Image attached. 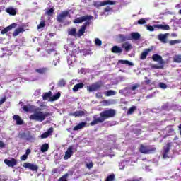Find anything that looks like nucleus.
<instances>
[{"mask_svg": "<svg viewBox=\"0 0 181 181\" xmlns=\"http://www.w3.org/2000/svg\"><path fill=\"white\" fill-rule=\"evenodd\" d=\"M115 114L116 112L114 109L103 110L100 113V117H98L91 122V125L101 124V122H104L105 119H108V118H112L115 117Z\"/></svg>", "mask_w": 181, "mask_h": 181, "instance_id": "obj_1", "label": "nucleus"}, {"mask_svg": "<svg viewBox=\"0 0 181 181\" xmlns=\"http://www.w3.org/2000/svg\"><path fill=\"white\" fill-rule=\"evenodd\" d=\"M47 117H52L51 112H45L40 111V109L37 108L34 110V113L30 115L29 118L33 121H39L40 122H43Z\"/></svg>", "mask_w": 181, "mask_h": 181, "instance_id": "obj_2", "label": "nucleus"}, {"mask_svg": "<svg viewBox=\"0 0 181 181\" xmlns=\"http://www.w3.org/2000/svg\"><path fill=\"white\" fill-rule=\"evenodd\" d=\"M139 151L141 153L148 155L149 153H153V152H156V148L151 147L149 145L141 144Z\"/></svg>", "mask_w": 181, "mask_h": 181, "instance_id": "obj_3", "label": "nucleus"}, {"mask_svg": "<svg viewBox=\"0 0 181 181\" xmlns=\"http://www.w3.org/2000/svg\"><path fill=\"white\" fill-rule=\"evenodd\" d=\"M173 144L172 142L167 143L165 146H163V159H169V152H170V148H172Z\"/></svg>", "mask_w": 181, "mask_h": 181, "instance_id": "obj_4", "label": "nucleus"}, {"mask_svg": "<svg viewBox=\"0 0 181 181\" xmlns=\"http://www.w3.org/2000/svg\"><path fill=\"white\" fill-rule=\"evenodd\" d=\"M67 16L70 18V13L69 11H64L57 16V21L59 23H63Z\"/></svg>", "mask_w": 181, "mask_h": 181, "instance_id": "obj_5", "label": "nucleus"}, {"mask_svg": "<svg viewBox=\"0 0 181 181\" xmlns=\"http://www.w3.org/2000/svg\"><path fill=\"white\" fill-rule=\"evenodd\" d=\"M18 138L20 139H24V141H31L33 139V136L30 134V132L19 133Z\"/></svg>", "mask_w": 181, "mask_h": 181, "instance_id": "obj_6", "label": "nucleus"}, {"mask_svg": "<svg viewBox=\"0 0 181 181\" xmlns=\"http://www.w3.org/2000/svg\"><path fill=\"white\" fill-rule=\"evenodd\" d=\"M23 166L26 169H30V170H32L33 172H37V170L39 169V166H37V165L30 163H25Z\"/></svg>", "mask_w": 181, "mask_h": 181, "instance_id": "obj_7", "label": "nucleus"}, {"mask_svg": "<svg viewBox=\"0 0 181 181\" xmlns=\"http://www.w3.org/2000/svg\"><path fill=\"white\" fill-rule=\"evenodd\" d=\"M90 19H91V16H83L74 20V23H83V22H87V21H90Z\"/></svg>", "mask_w": 181, "mask_h": 181, "instance_id": "obj_8", "label": "nucleus"}, {"mask_svg": "<svg viewBox=\"0 0 181 181\" xmlns=\"http://www.w3.org/2000/svg\"><path fill=\"white\" fill-rule=\"evenodd\" d=\"M4 163L8 166V168H13L18 165V160L15 158H11V160L5 159Z\"/></svg>", "mask_w": 181, "mask_h": 181, "instance_id": "obj_9", "label": "nucleus"}, {"mask_svg": "<svg viewBox=\"0 0 181 181\" xmlns=\"http://www.w3.org/2000/svg\"><path fill=\"white\" fill-rule=\"evenodd\" d=\"M87 25H90V23L86 22L85 23H83V25L79 29L78 33L76 34V36H78V37H81V36H83L84 35V33L86 32V29L87 28Z\"/></svg>", "mask_w": 181, "mask_h": 181, "instance_id": "obj_10", "label": "nucleus"}, {"mask_svg": "<svg viewBox=\"0 0 181 181\" xmlns=\"http://www.w3.org/2000/svg\"><path fill=\"white\" fill-rule=\"evenodd\" d=\"M73 146H70L66 151L65 152V156H64V160H67V159H70L71 156H73Z\"/></svg>", "mask_w": 181, "mask_h": 181, "instance_id": "obj_11", "label": "nucleus"}, {"mask_svg": "<svg viewBox=\"0 0 181 181\" xmlns=\"http://www.w3.org/2000/svg\"><path fill=\"white\" fill-rule=\"evenodd\" d=\"M16 26H18V24L15 23L11 24L10 25H8V27H6L4 29H3L1 31V35H5V33H8V32H9L10 30H12V29H15Z\"/></svg>", "mask_w": 181, "mask_h": 181, "instance_id": "obj_12", "label": "nucleus"}, {"mask_svg": "<svg viewBox=\"0 0 181 181\" xmlns=\"http://www.w3.org/2000/svg\"><path fill=\"white\" fill-rule=\"evenodd\" d=\"M103 87V82L101 81H98L91 85V91H97V90H100Z\"/></svg>", "mask_w": 181, "mask_h": 181, "instance_id": "obj_13", "label": "nucleus"}, {"mask_svg": "<svg viewBox=\"0 0 181 181\" xmlns=\"http://www.w3.org/2000/svg\"><path fill=\"white\" fill-rule=\"evenodd\" d=\"M153 50V48H148L146 49L141 54L140 56V59L141 60H145V59H146L148 54H149L150 52H152Z\"/></svg>", "mask_w": 181, "mask_h": 181, "instance_id": "obj_14", "label": "nucleus"}, {"mask_svg": "<svg viewBox=\"0 0 181 181\" xmlns=\"http://www.w3.org/2000/svg\"><path fill=\"white\" fill-rule=\"evenodd\" d=\"M69 115H70L71 117H75L76 118H77V117H84V115H86V112H84V111L83 110H78L74 112H71L69 114Z\"/></svg>", "mask_w": 181, "mask_h": 181, "instance_id": "obj_15", "label": "nucleus"}, {"mask_svg": "<svg viewBox=\"0 0 181 181\" xmlns=\"http://www.w3.org/2000/svg\"><path fill=\"white\" fill-rule=\"evenodd\" d=\"M153 28L157 29H161L162 30H169L170 29V27L169 25H162V24H154Z\"/></svg>", "mask_w": 181, "mask_h": 181, "instance_id": "obj_16", "label": "nucleus"}, {"mask_svg": "<svg viewBox=\"0 0 181 181\" xmlns=\"http://www.w3.org/2000/svg\"><path fill=\"white\" fill-rule=\"evenodd\" d=\"M52 134H53V127L49 128L47 132L41 134V139H45L46 138H49Z\"/></svg>", "mask_w": 181, "mask_h": 181, "instance_id": "obj_17", "label": "nucleus"}, {"mask_svg": "<svg viewBox=\"0 0 181 181\" xmlns=\"http://www.w3.org/2000/svg\"><path fill=\"white\" fill-rule=\"evenodd\" d=\"M13 119H14V121H16V124L17 125H23V119H22V118H21L20 115H14L13 116Z\"/></svg>", "mask_w": 181, "mask_h": 181, "instance_id": "obj_18", "label": "nucleus"}, {"mask_svg": "<svg viewBox=\"0 0 181 181\" xmlns=\"http://www.w3.org/2000/svg\"><path fill=\"white\" fill-rule=\"evenodd\" d=\"M130 40H139L141 34L139 33H132L129 36Z\"/></svg>", "mask_w": 181, "mask_h": 181, "instance_id": "obj_19", "label": "nucleus"}, {"mask_svg": "<svg viewBox=\"0 0 181 181\" xmlns=\"http://www.w3.org/2000/svg\"><path fill=\"white\" fill-rule=\"evenodd\" d=\"M112 53H115L116 54L122 53V48L121 47L115 45L111 49Z\"/></svg>", "mask_w": 181, "mask_h": 181, "instance_id": "obj_20", "label": "nucleus"}, {"mask_svg": "<svg viewBox=\"0 0 181 181\" xmlns=\"http://www.w3.org/2000/svg\"><path fill=\"white\" fill-rule=\"evenodd\" d=\"M122 47L124 49L125 52H129L132 49V45L128 42H126L122 44Z\"/></svg>", "mask_w": 181, "mask_h": 181, "instance_id": "obj_21", "label": "nucleus"}, {"mask_svg": "<svg viewBox=\"0 0 181 181\" xmlns=\"http://www.w3.org/2000/svg\"><path fill=\"white\" fill-rule=\"evenodd\" d=\"M49 71V69L47 67H42L35 69V73H38V74H46Z\"/></svg>", "mask_w": 181, "mask_h": 181, "instance_id": "obj_22", "label": "nucleus"}, {"mask_svg": "<svg viewBox=\"0 0 181 181\" xmlns=\"http://www.w3.org/2000/svg\"><path fill=\"white\" fill-rule=\"evenodd\" d=\"M105 5H115V1L106 0L100 3L99 6H105Z\"/></svg>", "mask_w": 181, "mask_h": 181, "instance_id": "obj_23", "label": "nucleus"}, {"mask_svg": "<svg viewBox=\"0 0 181 181\" xmlns=\"http://www.w3.org/2000/svg\"><path fill=\"white\" fill-rule=\"evenodd\" d=\"M119 40L121 42H127V40H131V38L129 37V35H124L122 34H119L118 35Z\"/></svg>", "mask_w": 181, "mask_h": 181, "instance_id": "obj_24", "label": "nucleus"}, {"mask_svg": "<svg viewBox=\"0 0 181 181\" xmlns=\"http://www.w3.org/2000/svg\"><path fill=\"white\" fill-rule=\"evenodd\" d=\"M86 122L79 123L78 125L75 126L73 129L74 131H78V129H83L86 127Z\"/></svg>", "mask_w": 181, "mask_h": 181, "instance_id": "obj_25", "label": "nucleus"}, {"mask_svg": "<svg viewBox=\"0 0 181 181\" xmlns=\"http://www.w3.org/2000/svg\"><path fill=\"white\" fill-rule=\"evenodd\" d=\"M84 87V83H79L78 84H76L74 88H72L74 93H77L78 90H80Z\"/></svg>", "mask_w": 181, "mask_h": 181, "instance_id": "obj_26", "label": "nucleus"}, {"mask_svg": "<svg viewBox=\"0 0 181 181\" xmlns=\"http://www.w3.org/2000/svg\"><path fill=\"white\" fill-rule=\"evenodd\" d=\"M23 32H25V28L20 27L14 30L13 36L16 37L19 33H23Z\"/></svg>", "mask_w": 181, "mask_h": 181, "instance_id": "obj_27", "label": "nucleus"}, {"mask_svg": "<svg viewBox=\"0 0 181 181\" xmlns=\"http://www.w3.org/2000/svg\"><path fill=\"white\" fill-rule=\"evenodd\" d=\"M6 12L12 16H15V15H16V10H15V8L13 7L7 8L6 9Z\"/></svg>", "mask_w": 181, "mask_h": 181, "instance_id": "obj_28", "label": "nucleus"}, {"mask_svg": "<svg viewBox=\"0 0 181 181\" xmlns=\"http://www.w3.org/2000/svg\"><path fill=\"white\" fill-rule=\"evenodd\" d=\"M118 63L119 64H126V65H128V66H134V63L128 61V60H124V59H119L118 61Z\"/></svg>", "mask_w": 181, "mask_h": 181, "instance_id": "obj_29", "label": "nucleus"}, {"mask_svg": "<svg viewBox=\"0 0 181 181\" xmlns=\"http://www.w3.org/2000/svg\"><path fill=\"white\" fill-rule=\"evenodd\" d=\"M69 175H73V171H70L69 174V173H66L64 174L63 176H62L58 181H68L67 180V177H69Z\"/></svg>", "mask_w": 181, "mask_h": 181, "instance_id": "obj_30", "label": "nucleus"}, {"mask_svg": "<svg viewBox=\"0 0 181 181\" xmlns=\"http://www.w3.org/2000/svg\"><path fill=\"white\" fill-rule=\"evenodd\" d=\"M41 152L45 153V152H47L49 151V144L47 143H45L44 144H42L41 146V149H40Z\"/></svg>", "mask_w": 181, "mask_h": 181, "instance_id": "obj_31", "label": "nucleus"}, {"mask_svg": "<svg viewBox=\"0 0 181 181\" xmlns=\"http://www.w3.org/2000/svg\"><path fill=\"white\" fill-rule=\"evenodd\" d=\"M168 36L166 35V34H160L158 35V39L160 42H162L163 43H166V39H167Z\"/></svg>", "mask_w": 181, "mask_h": 181, "instance_id": "obj_32", "label": "nucleus"}, {"mask_svg": "<svg viewBox=\"0 0 181 181\" xmlns=\"http://www.w3.org/2000/svg\"><path fill=\"white\" fill-rule=\"evenodd\" d=\"M173 60L174 63H181V54L174 55Z\"/></svg>", "mask_w": 181, "mask_h": 181, "instance_id": "obj_33", "label": "nucleus"}, {"mask_svg": "<svg viewBox=\"0 0 181 181\" xmlns=\"http://www.w3.org/2000/svg\"><path fill=\"white\" fill-rule=\"evenodd\" d=\"M62 94L59 92L57 93L54 95L50 97V101H57L60 98Z\"/></svg>", "mask_w": 181, "mask_h": 181, "instance_id": "obj_34", "label": "nucleus"}, {"mask_svg": "<svg viewBox=\"0 0 181 181\" xmlns=\"http://www.w3.org/2000/svg\"><path fill=\"white\" fill-rule=\"evenodd\" d=\"M151 59L153 62H158V60H161L162 56L158 54H154L152 55Z\"/></svg>", "mask_w": 181, "mask_h": 181, "instance_id": "obj_35", "label": "nucleus"}, {"mask_svg": "<svg viewBox=\"0 0 181 181\" xmlns=\"http://www.w3.org/2000/svg\"><path fill=\"white\" fill-rule=\"evenodd\" d=\"M136 111V106H132L127 111V115H132Z\"/></svg>", "mask_w": 181, "mask_h": 181, "instance_id": "obj_36", "label": "nucleus"}, {"mask_svg": "<svg viewBox=\"0 0 181 181\" xmlns=\"http://www.w3.org/2000/svg\"><path fill=\"white\" fill-rule=\"evenodd\" d=\"M68 35L71 36H77V30L76 28H71L68 31Z\"/></svg>", "mask_w": 181, "mask_h": 181, "instance_id": "obj_37", "label": "nucleus"}, {"mask_svg": "<svg viewBox=\"0 0 181 181\" xmlns=\"http://www.w3.org/2000/svg\"><path fill=\"white\" fill-rule=\"evenodd\" d=\"M51 97H52V91L49 90V92H47L44 94V95L42 96V98L44 100H46L48 98H49L50 100Z\"/></svg>", "mask_w": 181, "mask_h": 181, "instance_id": "obj_38", "label": "nucleus"}, {"mask_svg": "<svg viewBox=\"0 0 181 181\" xmlns=\"http://www.w3.org/2000/svg\"><path fill=\"white\" fill-rule=\"evenodd\" d=\"M136 88H139V84L138 83L133 85L132 87L125 88L124 90H132V91H135Z\"/></svg>", "mask_w": 181, "mask_h": 181, "instance_id": "obj_39", "label": "nucleus"}, {"mask_svg": "<svg viewBox=\"0 0 181 181\" xmlns=\"http://www.w3.org/2000/svg\"><path fill=\"white\" fill-rule=\"evenodd\" d=\"M115 94H117V92L112 90H110L105 92L106 97H111V95H115Z\"/></svg>", "mask_w": 181, "mask_h": 181, "instance_id": "obj_40", "label": "nucleus"}, {"mask_svg": "<svg viewBox=\"0 0 181 181\" xmlns=\"http://www.w3.org/2000/svg\"><path fill=\"white\" fill-rule=\"evenodd\" d=\"M58 87H65L66 86V80L61 79L58 81L57 83Z\"/></svg>", "mask_w": 181, "mask_h": 181, "instance_id": "obj_41", "label": "nucleus"}, {"mask_svg": "<svg viewBox=\"0 0 181 181\" xmlns=\"http://www.w3.org/2000/svg\"><path fill=\"white\" fill-rule=\"evenodd\" d=\"M95 45L99 47H101V45H103V41H101L100 38H95Z\"/></svg>", "mask_w": 181, "mask_h": 181, "instance_id": "obj_42", "label": "nucleus"}, {"mask_svg": "<svg viewBox=\"0 0 181 181\" xmlns=\"http://www.w3.org/2000/svg\"><path fill=\"white\" fill-rule=\"evenodd\" d=\"M46 26V21H42L40 24L37 25V29H42V28H45Z\"/></svg>", "mask_w": 181, "mask_h": 181, "instance_id": "obj_43", "label": "nucleus"}, {"mask_svg": "<svg viewBox=\"0 0 181 181\" xmlns=\"http://www.w3.org/2000/svg\"><path fill=\"white\" fill-rule=\"evenodd\" d=\"M46 13L48 15V16H52V14L54 13V8H49L46 11Z\"/></svg>", "mask_w": 181, "mask_h": 181, "instance_id": "obj_44", "label": "nucleus"}, {"mask_svg": "<svg viewBox=\"0 0 181 181\" xmlns=\"http://www.w3.org/2000/svg\"><path fill=\"white\" fill-rule=\"evenodd\" d=\"M177 43H181V40H174L169 41L170 45H176Z\"/></svg>", "mask_w": 181, "mask_h": 181, "instance_id": "obj_45", "label": "nucleus"}, {"mask_svg": "<svg viewBox=\"0 0 181 181\" xmlns=\"http://www.w3.org/2000/svg\"><path fill=\"white\" fill-rule=\"evenodd\" d=\"M137 23L139 25H145L146 23V20H145V18H141V19H139L138 21H137Z\"/></svg>", "mask_w": 181, "mask_h": 181, "instance_id": "obj_46", "label": "nucleus"}, {"mask_svg": "<svg viewBox=\"0 0 181 181\" xmlns=\"http://www.w3.org/2000/svg\"><path fill=\"white\" fill-rule=\"evenodd\" d=\"M159 87H160V88H163V90H165V88H168V85H166L164 83H160Z\"/></svg>", "mask_w": 181, "mask_h": 181, "instance_id": "obj_47", "label": "nucleus"}, {"mask_svg": "<svg viewBox=\"0 0 181 181\" xmlns=\"http://www.w3.org/2000/svg\"><path fill=\"white\" fill-rule=\"evenodd\" d=\"M147 30H149V32H153L155 30V27L153 25H146Z\"/></svg>", "mask_w": 181, "mask_h": 181, "instance_id": "obj_48", "label": "nucleus"}, {"mask_svg": "<svg viewBox=\"0 0 181 181\" xmlns=\"http://www.w3.org/2000/svg\"><path fill=\"white\" fill-rule=\"evenodd\" d=\"M26 159H28V156L26 154L21 156V160H26Z\"/></svg>", "mask_w": 181, "mask_h": 181, "instance_id": "obj_49", "label": "nucleus"}, {"mask_svg": "<svg viewBox=\"0 0 181 181\" xmlns=\"http://www.w3.org/2000/svg\"><path fill=\"white\" fill-rule=\"evenodd\" d=\"M46 52L48 53V54H50L52 53H54V49H47Z\"/></svg>", "mask_w": 181, "mask_h": 181, "instance_id": "obj_50", "label": "nucleus"}, {"mask_svg": "<svg viewBox=\"0 0 181 181\" xmlns=\"http://www.w3.org/2000/svg\"><path fill=\"white\" fill-rule=\"evenodd\" d=\"M23 110V111H25V112H29V107L27 105H24Z\"/></svg>", "mask_w": 181, "mask_h": 181, "instance_id": "obj_51", "label": "nucleus"}, {"mask_svg": "<svg viewBox=\"0 0 181 181\" xmlns=\"http://www.w3.org/2000/svg\"><path fill=\"white\" fill-rule=\"evenodd\" d=\"M5 101H6V98H3L0 100V105H2V104H4V103H5Z\"/></svg>", "mask_w": 181, "mask_h": 181, "instance_id": "obj_52", "label": "nucleus"}, {"mask_svg": "<svg viewBox=\"0 0 181 181\" xmlns=\"http://www.w3.org/2000/svg\"><path fill=\"white\" fill-rule=\"evenodd\" d=\"M0 148H5V143L2 141H0Z\"/></svg>", "mask_w": 181, "mask_h": 181, "instance_id": "obj_53", "label": "nucleus"}, {"mask_svg": "<svg viewBox=\"0 0 181 181\" xmlns=\"http://www.w3.org/2000/svg\"><path fill=\"white\" fill-rule=\"evenodd\" d=\"M32 152V151H30V149L28 148L25 151V155H27V156L28 155H30V153Z\"/></svg>", "mask_w": 181, "mask_h": 181, "instance_id": "obj_54", "label": "nucleus"}, {"mask_svg": "<svg viewBox=\"0 0 181 181\" xmlns=\"http://www.w3.org/2000/svg\"><path fill=\"white\" fill-rule=\"evenodd\" d=\"M158 62L160 64H165V60L162 59V57H161V59H159Z\"/></svg>", "mask_w": 181, "mask_h": 181, "instance_id": "obj_55", "label": "nucleus"}, {"mask_svg": "<svg viewBox=\"0 0 181 181\" xmlns=\"http://www.w3.org/2000/svg\"><path fill=\"white\" fill-rule=\"evenodd\" d=\"M110 11H111V8L109 6L105 8V12H110Z\"/></svg>", "mask_w": 181, "mask_h": 181, "instance_id": "obj_56", "label": "nucleus"}, {"mask_svg": "<svg viewBox=\"0 0 181 181\" xmlns=\"http://www.w3.org/2000/svg\"><path fill=\"white\" fill-rule=\"evenodd\" d=\"M86 168H88V169H90L91 168V163H86Z\"/></svg>", "mask_w": 181, "mask_h": 181, "instance_id": "obj_57", "label": "nucleus"}, {"mask_svg": "<svg viewBox=\"0 0 181 181\" xmlns=\"http://www.w3.org/2000/svg\"><path fill=\"white\" fill-rule=\"evenodd\" d=\"M153 69H163V66H154Z\"/></svg>", "mask_w": 181, "mask_h": 181, "instance_id": "obj_58", "label": "nucleus"}, {"mask_svg": "<svg viewBox=\"0 0 181 181\" xmlns=\"http://www.w3.org/2000/svg\"><path fill=\"white\" fill-rule=\"evenodd\" d=\"M103 103L106 105H108L110 104V102L108 100H104Z\"/></svg>", "mask_w": 181, "mask_h": 181, "instance_id": "obj_59", "label": "nucleus"}, {"mask_svg": "<svg viewBox=\"0 0 181 181\" xmlns=\"http://www.w3.org/2000/svg\"><path fill=\"white\" fill-rule=\"evenodd\" d=\"M88 90L91 93V86H88Z\"/></svg>", "mask_w": 181, "mask_h": 181, "instance_id": "obj_60", "label": "nucleus"}, {"mask_svg": "<svg viewBox=\"0 0 181 181\" xmlns=\"http://www.w3.org/2000/svg\"><path fill=\"white\" fill-rule=\"evenodd\" d=\"M57 173V169H54L52 170V174Z\"/></svg>", "mask_w": 181, "mask_h": 181, "instance_id": "obj_61", "label": "nucleus"}, {"mask_svg": "<svg viewBox=\"0 0 181 181\" xmlns=\"http://www.w3.org/2000/svg\"><path fill=\"white\" fill-rule=\"evenodd\" d=\"M150 83H151V80L146 81V84H150Z\"/></svg>", "mask_w": 181, "mask_h": 181, "instance_id": "obj_62", "label": "nucleus"}, {"mask_svg": "<svg viewBox=\"0 0 181 181\" xmlns=\"http://www.w3.org/2000/svg\"><path fill=\"white\" fill-rule=\"evenodd\" d=\"M177 139H179V137H177V136L174 137V141H177Z\"/></svg>", "mask_w": 181, "mask_h": 181, "instance_id": "obj_63", "label": "nucleus"}, {"mask_svg": "<svg viewBox=\"0 0 181 181\" xmlns=\"http://www.w3.org/2000/svg\"><path fill=\"white\" fill-rule=\"evenodd\" d=\"M49 36H50L51 37H53V36H54V33H49Z\"/></svg>", "mask_w": 181, "mask_h": 181, "instance_id": "obj_64", "label": "nucleus"}]
</instances>
